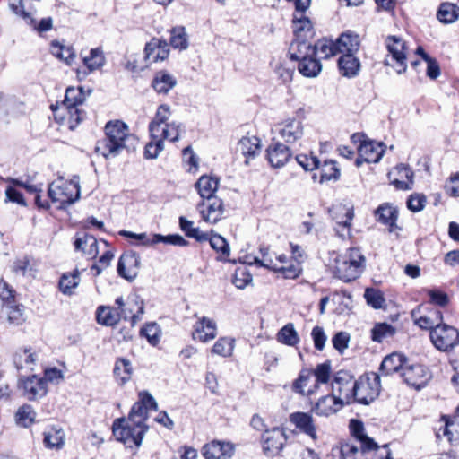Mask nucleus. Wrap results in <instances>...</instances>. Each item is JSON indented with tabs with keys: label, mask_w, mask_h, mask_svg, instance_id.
Returning <instances> with one entry per match:
<instances>
[{
	"label": "nucleus",
	"mask_w": 459,
	"mask_h": 459,
	"mask_svg": "<svg viewBox=\"0 0 459 459\" xmlns=\"http://www.w3.org/2000/svg\"><path fill=\"white\" fill-rule=\"evenodd\" d=\"M377 221L387 226L390 233L396 230H402L397 225L399 212L398 209L389 203L380 204L374 212Z\"/></svg>",
	"instance_id": "nucleus-17"
},
{
	"label": "nucleus",
	"mask_w": 459,
	"mask_h": 459,
	"mask_svg": "<svg viewBox=\"0 0 459 459\" xmlns=\"http://www.w3.org/2000/svg\"><path fill=\"white\" fill-rule=\"evenodd\" d=\"M235 340L228 337L219 338L212 348V352L221 357H230L232 355Z\"/></svg>",
	"instance_id": "nucleus-52"
},
{
	"label": "nucleus",
	"mask_w": 459,
	"mask_h": 459,
	"mask_svg": "<svg viewBox=\"0 0 459 459\" xmlns=\"http://www.w3.org/2000/svg\"><path fill=\"white\" fill-rule=\"evenodd\" d=\"M345 217V221L338 222L337 226L334 229L337 236H339L342 239H345L347 237L351 236V221L354 218L353 208H350L347 210Z\"/></svg>",
	"instance_id": "nucleus-61"
},
{
	"label": "nucleus",
	"mask_w": 459,
	"mask_h": 459,
	"mask_svg": "<svg viewBox=\"0 0 459 459\" xmlns=\"http://www.w3.org/2000/svg\"><path fill=\"white\" fill-rule=\"evenodd\" d=\"M253 281L252 274L246 267L237 268L233 278L232 283L240 290L245 289Z\"/></svg>",
	"instance_id": "nucleus-60"
},
{
	"label": "nucleus",
	"mask_w": 459,
	"mask_h": 459,
	"mask_svg": "<svg viewBox=\"0 0 459 459\" xmlns=\"http://www.w3.org/2000/svg\"><path fill=\"white\" fill-rule=\"evenodd\" d=\"M426 292L429 298V300L428 302H423L422 304H429V307L437 305L441 307H446L448 305L449 297L445 291L434 288L426 290Z\"/></svg>",
	"instance_id": "nucleus-55"
},
{
	"label": "nucleus",
	"mask_w": 459,
	"mask_h": 459,
	"mask_svg": "<svg viewBox=\"0 0 459 459\" xmlns=\"http://www.w3.org/2000/svg\"><path fill=\"white\" fill-rule=\"evenodd\" d=\"M180 230L185 233L186 237L194 238L197 242H204L207 240L205 232H202L199 228L194 227V222L187 220L184 216L178 219Z\"/></svg>",
	"instance_id": "nucleus-43"
},
{
	"label": "nucleus",
	"mask_w": 459,
	"mask_h": 459,
	"mask_svg": "<svg viewBox=\"0 0 459 459\" xmlns=\"http://www.w3.org/2000/svg\"><path fill=\"white\" fill-rule=\"evenodd\" d=\"M141 257L134 252H125L119 258L117 264L118 274L128 280H134L140 272Z\"/></svg>",
	"instance_id": "nucleus-16"
},
{
	"label": "nucleus",
	"mask_w": 459,
	"mask_h": 459,
	"mask_svg": "<svg viewBox=\"0 0 459 459\" xmlns=\"http://www.w3.org/2000/svg\"><path fill=\"white\" fill-rule=\"evenodd\" d=\"M306 11H297L292 15L294 39L299 40L312 39L316 34L311 20L305 15Z\"/></svg>",
	"instance_id": "nucleus-15"
},
{
	"label": "nucleus",
	"mask_w": 459,
	"mask_h": 459,
	"mask_svg": "<svg viewBox=\"0 0 459 459\" xmlns=\"http://www.w3.org/2000/svg\"><path fill=\"white\" fill-rule=\"evenodd\" d=\"M112 431L116 439L128 448H138L143 438V393L139 392L138 401L132 406L127 418L114 420Z\"/></svg>",
	"instance_id": "nucleus-1"
},
{
	"label": "nucleus",
	"mask_w": 459,
	"mask_h": 459,
	"mask_svg": "<svg viewBox=\"0 0 459 459\" xmlns=\"http://www.w3.org/2000/svg\"><path fill=\"white\" fill-rule=\"evenodd\" d=\"M426 203L427 198L424 194L414 193L408 197L406 204L410 211L419 212L424 209Z\"/></svg>",
	"instance_id": "nucleus-64"
},
{
	"label": "nucleus",
	"mask_w": 459,
	"mask_h": 459,
	"mask_svg": "<svg viewBox=\"0 0 459 459\" xmlns=\"http://www.w3.org/2000/svg\"><path fill=\"white\" fill-rule=\"evenodd\" d=\"M218 186L219 178L207 175L200 177L195 185L203 200L215 196L214 193L216 192Z\"/></svg>",
	"instance_id": "nucleus-34"
},
{
	"label": "nucleus",
	"mask_w": 459,
	"mask_h": 459,
	"mask_svg": "<svg viewBox=\"0 0 459 459\" xmlns=\"http://www.w3.org/2000/svg\"><path fill=\"white\" fill-rule=\"evenodd\" d=\"M273 272L280 273L284 279L295 280L298 279L303 272L302 266L299 264H291L288 266H275Z\"/></svg>",
	"instance_id": "nucleus-58"
},
{
	"label": "nucleus",
	"mask_w": 459,
	"mask_h": 459,
	"mask_svg": "<svg viewBox=\"0 0 459 459\" xmlns=\"http://www.w3.org/2000/svg\"><path fill=\"white\" fill-rule=\"evenodd\" d=\"M234 454V446L230 442L213 440L203 447L205 459H226Z\"/></svg>",
	"instance_id": "nucleus-20"
},
{
	"label": "nucleus",
	"mask_w": 459,
	"mask_h": 459,
	"mask_svg": "<svg viewBox=\"0 0 459 459\" xmlns=\"http://www.w3.org/2000/svg\"><path fill=\"white\" fill-rule=\"evenodd\" d=\"M386 48L391 55V58L396 64V72L401 74L406 71L407 49L406 43L397 36L390 35L386 38Z\"/></svg>",
	"instance_id": "nucleus-14"
},
{
	"label": "nucleus",
	"mask_w": 459,
	"mask_h": 459,
	"mask_svg": "<svg viewBox=\"0 0 459 459\" xmlns=\"http://www.w3.org/2000/svg\"><path fill=\"white\" fill-rule=\"evenodd\" d=\"M123 318L121 310L109 306H100L97 308L96 320L100 325L106 326L116 325Z\"/></svg>",
	"instance_id": "nucleus-31"
},
{
	"label": "nucleus",
	"mask_w": 459,
	"mask_h": 459,
	"mask_svg": "<svg viewBox=\"0 0 459 459\" xmlns=\"http://www.w3.org/2000/svg\"><path fill=\"white\" fill-rule=\"evenodd\" d=\"M401 377L409 386L420 390L432 378V373L427 366L420 363L411 364L409 361L401 372Z\"/></svg>",
	"instance_id": "nucleus-9"
},
{
	"label": "nucleus",
	"mask_w": 459,
	"mask_h": 459,
	"mask_svg": "<svg viewBox=\"0 0 459 459\" xmlns=\"http://www.w3.org/2000/svg\"><path fill=\"white\" fill-rule=\"evenodd\" d=\"M357 383L354 376L348 370L337 371L332 381V394L341 400L344 405L352 403L353 387Z\"/></svg>",
	"instance_id": "nucleus-8"
},
{
	"label": "nucleus",
	"mask_w": 459,
	"mask_h": 459,
	"mask_svg": "<svg viewBox=\"0 0 459 459\" xmlns=\"http://www.w3.org/2000/svg\"><path fill=\"white\" fill-rule=\"evenodd\" d=\"M266 152L268 161L273 168H281L292 155L290 148L281 143H271Z\"/></svg>",
	"instance_id": "nucleus-22"
},
{
	"label": "nucleus",
	"mask_w": 459,
	"mask_h": 459,
	"mask_svg": "<svg viewBox=\"0 0 459 459\" xmlns=\"http://www.w3.org/2000/svg\"><path fill=\"white\" fill-rule=\"evenodd\" d=\"M150 243H164L177 247H186L189 244V242L179 234H169L166 236L161 234H154Z\"/></svg>",
	"instance_id": "nucleus-51"
},
{
	"label": "nucleus",
	"mask_w": 459,
	"mask_h": 459,
	"mask_svg": "<svg viewBox=\"0 0 459 459\" xmlns=\"http://www.w3.org/2000/svg\"><path fill=\"white\" fill-rule=\"evenodd\" d=\"M276 339L280 343L295 346L299 342V337L292 323H288L277 333Z\"/></svg>",
	"instance_id": "nucleus-45"
},
{
	"label": "nucleus",
	"mask_w": 459,
	"mask_h": 459,
	"mask_svg": "<svg viewBox=\"0 0 459 459\" xmlns=\"http://www.w3.org/2000/svg\"><path fill=\"white\" fill-rule=\"evenodd\" d=\"M217 335L216 323L206 316H203L196 322L195 331L192 333L194 340H199L202 342H209Z\"/></svg>",
	"instance_id": "nucleus-25"
},
{
	"label": "nucleus",
	"mask_w": 459,
	"mask_h": 459,
	"mask_svg": "<svg viewBox=\"0 0 459 459\" xmlns=\"http://www.w3.org/2000/svg\"><path fill=\"white\" fill-rule=\"evenodd\" d=\"M437 18L444 24L455 22L459 18V6L452 3H442L437 12Z\"/></svg>",
	"instance_id": "nucleus-39"
},
{
	"label": "nucleus",
	"mask_w": 459,
	"mask_h": 459,
	"mask_svg": "<svg viewBox=\"0 0 459 459\" xmlns=\"http://www.w3.org/2000/svg\"><path fill=\"white\" fill-rule=\"evenodd\" d=\"M321 175L319 182L322 184L326 181H337L340 179L341 171L337 167V162L333 160H326L320 164Z\"/></svg>",
	"instance_id": "nucleus-46"
},
{
	"label": "nucleus",
	"mask_w": 459,
	"mask_h": 459,
	"mask_svg": "<svg viewBox=\"0 0 459 459\" xmlns=\"http://www.w3.org/2000/svg\"><path fill=\"white\" fill-rule=\"evenodd\" d=\"M17 388L22 395L29 401L42 398L48 392L46 380L37 375L19 377Z\"/></svg>",
	"instance_id": "nucleus-10"
},
{
	"label": "nucleus",
	"mask_w": 459,
	"mask_h": 459,
	"mask_svg": "<svg viewBox=\"0 0 459 459\" xmlns=\"http://www.w3.org/2000/svg\"><path fill=\"white\" fill-rule=\"evenodd\" d=\"M80 178L74 176L71 180H64L59 178L48 186V196L54 203L60 204L59 208L65 209L80 198Z\"/></svg>",
	"instance_id": "nucleus-4"
},
{
	"label": "nucleus",
	"mask_w": 459,
	"mask_h": 459,
	"mask_svg": "<svg viewBox=\"0 0 459 459\" xmlns=\"http://www.w3.org/2000/svg\"><path fill=\"white\" fill-rule=\"evenodd\" d=\"M380 376L375 372H368L357 378L353 387L352 403L369 405L380 394Z\"/></svg>",
	"instance_id": "nucleus-5"
},
{
	"label": "nucleus",
	"mask_w": 459,
	"mask_h": 459,
	"mask_svg": "<svg viewBox=\"0 0 459 459\" xmlns=\"http://www.w3.org/2000/svg\"><path fill=\"white\" fill-rule=\"evenodd\" d=\"M289 56L290 60L300 62L315 56V49L308 40L293 39L289 48Z\"/></svg>",
	"instance_id": "nucleus-29"
},
{
	"label": "nucleus",
	"mask_w": 459,
	"mask_h": 459,
	"mask_svg": "<svg viewBox=\"0 0 459 459\" xmlns=\"http://www.w3.org/2000/svg\"><path fill=\"white\" fill-rule=\"evenodd\" d=\"M44 445L51 449H61L65 444V434L62 429L51 428L44 432Z\"/></svg>",
	"instance_id": "nucleus-44"
},
{
	"label": "nucleus",
	"mask_w": 459,
	"mask_h": 459,
	"mask_svg": "<svg viewBox=\"0 0 459 459\" xmlns=\"http://www.w3.org/2000/svg\"><path fill=\"white\" fill-rule=\"evenodd\" d=\"M170 45L174 48L186 49L188 47L187 35L184 27H176L171 30Z\"/></svg>",
	"instance_id": "nucleus-57"
},
{
	"label": "nucleus",
	"mask_w": 459,
	"mask_h": 459,
	"mask_svg": "<svg viewBox=\"0 0 459 459\" xmlns=\"http://www.w3.org/2000/svg\"><path fill=\"white\" fill-rule=\"evenodd\" d=\"M169 48L166 40L153 38L145 43V60L163 61L169 56Z\"/></svg>",
	"instance_id": "nucleus-26"
},
{
	"label": "nucleus",
	"mask_w": 459,
	"mask_h": 459,
	"mask_svg": "<svg viewBox=\"0 0 459 459\" xmlns=\"http://www.w3.org/2000/svg\"><path fill=\"white\" fill-rule=\"evenodd\" d=\"M118 309L123 314V318L126 320L130 318L131 325L134 326L141 319V315L143 313V299L141 295L131 294L125 301L122 297H119L115 301Z\"/></svg>",
	"instance_id": "nucleus-11"
},
{
	"label": "nucleus",
	"mask_w": 459,
	"mask_h": 459,
	"mask_svg": "<svg viewBox=\"0 0 459 459\" xmlns=\"http://www.w3.org/2000/svg\"><path fill=\"white\" fill-rule=\"evenodd\" d=\"M105 129L106 138L98 143L96 152L106 159L117 156L123 149H135L138 139L128 134V128L125 123L121 121L108 122Z\"/></svg>",
	"instance_id": "nucleus-2"
},
{
	"label": "nucleus",
	"mask_w": 459,
	"mask_h": 459,
	"mask_svg": "<svg viewBox=\"0 0 459 459\" xmlns=\"http://www.w3.org/2000/svg\"><path fill=\"white\" fill-rule=\"evenodd\" d=\"M395 328L388 323H377L371 329V339L376 342H382L386 337L395 334Z\"/></svg>",
	"instance_id": "nucleus-49"
},
{
	"label": "nucleus",
	"mask_w": 459,
	"mask_h": 459,
	"mask_svg": "<svg viewBox=\"0 0 459 459\" xmlns=\"http://www.w3.org/2000/svg\"><path fill=\"white\" fill-rule=\"evenodd\" d=\"M114 376L119 385L128 382L132 377V366L129 360L118 359L114 368Z\"/></svg>",
	"instance_id": "nucleus-47"
},
{
	"label": "nucleus",
	"mask_w": 459,
	"mask_h": 459,
	"mask_svg": "<svg viewBox=\"0 0 459 459\" xmlns=\"http://www.w3.org/2000/svg\"><path fill=\"white\" fill-rule=\"evenodd\" d=\"M339 48H342L340 53L342 54H356L360 46L359 36L351 30L342 32L336 39Z\"/></svg>",
	"instance_id": "nucleus-33"
},
{
	"label": "nucleus",
	"mask_w": 459,
	"mask_h": 459,
	"mask_svg": "<svg viewBox=\"0 0 459 459\" xmlns=\"http://www.w3.org/2000/svg\"><path fill=\"white\" fill-rule=\"evenodd\" d=\"M74 247L77 251H82L90 257H96L98 249V241L92 235L87 233L77 234L74 240Z\"/></svg>",
	"instance_id": "nucleus-30"
},
{
	"label": "nucleus",
	"mask_w": 459,
	"mask_h": 459,
	"mask_svg": "<svg viewBox=\"0 0 459 459\" xmlns=\"http://www.w3.org/2000/svg\"><path fill=\"white\" fill-rule=\"evenodd\" d=\"M313 48L315 49V56L319 53L320 57L323 59L330 58L342 51V48L338 47L337 40L333 41L326 38L318 39L316 43L313 45Z\"/></svg>",
	"instance_id": "nucleus-38"
},
{
	"label": "nucleus",
	"mask_w": 459,
	"mask_h": 459,
	"mask_svg": "<svg viewBox=\"0 0 459 459\" xmlns=\"http://www.w3.org/2000/svg\"><path fill=\"white\" fill-rule=\"evenodd\" d=\"M340 74L346 78H354L359 75L361 63L355 54H342L337 62Z\"/></svg>",
	"instance_id": "nucleus-28"
},
{
	"label": "nucleus",
	"mask_w": 459,
	"mask_h": 459,
	"mask_svg": "<svg viewBox=\"0 0 459 459\" xmlns=\"http://www.w3.org/2000/svg\"><path fill=\"white\" fill-rule=\"evenodd\" d=\"M238 149L245 156V163L247 165L249 160L254 159L260 152V139L256 136H244L238 142Z\"/></svg>",
	"instance_id": "nucleus-35"
},
{
	"label": "nucleus",
	"mask_w": 459,
	"mask_h": 459,
	"mask_svg": "<svg viewBox=\"0 0 459 459\" xmlns=\"http://www.w3.org/2000/svg\"><path fill=\"white\" fill-rule=\"evenodd\" d=\"M86 99L82 88L69 87L65 91L63 101V108L66 111V120L70 129H74L83 119L84 112L78 107L82 105Z\"/></svg>",
	"instance_id": "nucleus-6"
},
{
	"label": "nucleus",
	"mask_w": 459,
	"mask_h": 459,
	"mask_svg": "<svg viewBox=\"0 0 459 459\" xmlns=\"http://www.w3.org/2000/svg\"><path fill=\"white\" fill-rule=\"evenodd\" d=\"M408 362V358L403 354L393 352L384 358L380 364L379 371L383 376H389L394 373L401 375Z\"/></svg>",
	"instance_id": "nucleus-21"
},
{
	"label": "nucleus",
	"mask_w": 459,
	"mask_h": 459,
	"mask_svg": "<svg viewBox=\"0 0 459 459\" xmlns=\"http://www.w3.org/2000/svg\"><path fill=\"white\" fill-rule=\"evenodd\" d=\"M177 83L176 79L167 71L161 70L155 74L152 87L157 93L167 94Z\"/></svg>",
	"instance_id": "nucleus-37"
},
{
	"label": "nucleus",
	"mask_w": 459,
	"mask_h": 459,
	"mask_svg": "<svg viewBox=\"0 0 459 459\" xmlns=\"http://www.w3.org/2000/svg\"><path fill=\"white\" fill-rule=\"evenodd\" d=\"M205 233L207 236L206 241H208L211 247L219 254L217 260L221 262H231L236 264L235 260L231 261L229 259L230 255V248L226 238H224L220 234L215 233L212 230L210 232Z\"/></svg>",
	"instance_id": "nucleus-27"
},
{
	"label": "nucleus",
	"mask_w": 459,
	"mask_h": 459,
	"mask_svg": "<svg viewBox=\"0 0 459 459\" xmlns=\"http://www.w3.org/2000/svg\"><path fill=\"white\" fill-rule=\"evenodd\" d=\"M401 178H405L407 181L394 179L391 183L399 190H410L412 187L414 173L411 169L403 163H400L395 167Z\"/></svg>",
	"instance_id": "nucleus-42"
},
{
	"label": "nucleus",
	"mask_w": 459,
	"mask_h": 459,
	"mask_svg": "<svg viewBox=\"0 0 459 459\" xmlns=\"http://www.w3.org/2000/svg\"><path fill=\"white\" fill-rule=\"evenodd\" d=\"M161 335V328L157 323H145V339L152 346L156 347L159 345Z\"/></svg>",
	"instance_id": "nucleus-59"
},
{
	"label": "nucleus",
	"mask_w": 459,
	"mask_h": 459,
	"mask_svg": "<svg viewBox=\"0 0 459 459\" xmlns=\"http://www.w3.org/2000/svg\"><path fill=\"white\" fill-rule=\"evenodd\" d=\"M364 298L368 305L375 309L382 308L385 303L382 291L377 289L367 288L365 290Z\"/></svg>",
	"instance_id": "nucleus-54"
},
{
	"label": "nucleus",
	"mask_w": 459,
	"mask_h": 459,
	"mask_svg": "<svg viewBox=\"0 0 459 459\" xmlns=\"http://www.w3.org/2000/svg\"><path fill=\"white\" fill-rule=\"evenodd\" d=\"M289 420L302 434L311 437L313 440L317 439L316 427L312 415L309 412L296 411L289 416Z\"/></svg>",
	"instance_id": "nucleus-18"
},
{
	"label": "nucleus",
	"mask_w": 459,
	"mask_h": 459,
	"mask_svg": "<svg viewBox=\"0 0 459 459\" xmlns=\"http://www.w3.org/2000/svg\"><path fill=\"white\" fill-rule=\"evenodd\" d=\"M202 218L206 222L215 224L222 219L224 213L223 201L217 196L202 200L197 204Z\"/></svg>",
	"instance_id": "nucleus-13"
},
{
	"label": "nucleus",
	"mask_w": 459,
	"mask_h": 459,
	"mask_svg": "<svg viewBox=\"0 0 459 459\" xmlns=\"http://www.w3.org/2000/svg\"><path fill=\"white\" fill-rule=\"evenodd\" d=\"M84 66L89 72L100 69L106 62L104 53L100 48H91L89 55L82 57Z\"/></svg>",
	"instance_id": "nucleus-40"
},
{
	"label": "nucleus",
	"mask_w": 459,
	"mask_h": 459,
	"mask_svg": "<svg viewBox=\"0 0 459 459\" xmlns=\"http://www.w3.org/2000/svg\"><path fill=\"white\" fill-rule=\"evenodd\" d=\"M385 145L370 140H363L358 148L360 156L365 157L366 163H377L383 157Z\"/></svg>",
	"instance_id": "nucleus-24"
},
{
	"label": "nucleus",
	"mask_w": 459,
	"mask_h": 459,
	"mask_svg": "<svg viewBox=\"0 0 459 459\" xmlns=\"http://www.w3.org/2000/svg\"><path fill=\"white\" fill-rule=\"evenodd\" d=\"M263 450L266 455H277L284 447L287 436L283 429L275 427L262 435Z\"/></svg>",
	"instance_id": "nucleus-12"
},
{
	"label": "nucleus",
	"mask_w": 459,
	"mask_h": 459,
	"mask_svg": "<svg viewBox=\"0 0 459 459\" xmlns=\"http://www.w3.org/2000/svg\"><path fill=\"white\" fill-rule=\"evenodd\" d=\"M39 360L31 348H20L13 355V364L18 371H33Z\"/></svg>",
	"instance_id": "nucleus-19"
},
{
	"label": "nucleus",
	"mask_w": 459,
	"mask_h": 459,
	"mask_svg": "<svg viewBox=\"0 0 459 459\" xmlns=\"http://www.w3.org/2000/svg\"><path fill=\"white\" fill-rule=\"evenodd\" d=\"M366 268V257L358 247H351L335 258L333 275L344 282L360 277Z\"/></svg>",
	"instance_id": "nucleus-3"
},
{
	"label": "nucleus",
	"mask_w": 459,
	"mask_h": 459,
	"mask_svg": "<svg viewBox=\"0 0 459 459\" xmlns=\"http://www.w3.org/2000/svg\"><path fill=\"white\" fill-rule=\"evenodd\" d=\"M80 282V273L74 270L72 273H64L59 280V290L65 295H72Z\"/></svg>",
	"instance_id": "nucleus-48"
},
{
	"label": "nucleus",
	"mask_w": 459,
	"mask_h": 459,
	"mask_svg": "<svg viewBox=\"0 0 459 459\" xmlns=\"http://www.w3.org/2000/svg\"><path fill=\"white\" fill-rule=\"evenodd\" d=\"M299 72L305 77H316L322 71V64L316 56L304 59L298 63Z\"/></svg>",
	"instance_id": "nucleus-41"
},
{
	"label": "nucleus",
	"mask_w": 459,
	"mask_h": 459,
	"mask_svg": "<svg viewBox=\"0 0 459 459\" xmlns=\"http://www.w3.org/2000/svg\"><path fill=\"white\" fill-rule=\"evenodd\" d=\"M295 159L305 171H313L320 168V160L312 154H298Z\"/></svg>",
	"instance_id": "nucleus-62"
},
{
	"label": "nucleus",
	"mask_w": 459,
	"mask_h": 459,
	"mask_svg": "<svg viewBox=\"0 0 459 459\" xmlns=\"http://www.w3.org/2000/svg\"><path fill=\"white\" fill-rule=\"evenodd\" d=\"M280 134L286 143H295L303 135V126L301 121L296 118H289L285 120L283 127L280 130Z\"/></svg>",
	"instance_id": "nucleus-32"
},
{
	"label": "nucleus",
	"mask_w": 459,
	"mask_h": 459,
	"mask_svg": "<svg viewBox=\"0 0 459 459\" xmlns=\"http://www.w3.org/2000/svg\"><path fill=\"white\" fill-rule=\"evenodd\" d=\"M343 406V403L332 394L319 398L312 407V411L316 415L327 417L337 412Z\"/></svg>",
	"instance_id": "nucleus-23"
},
{
	"label": "nucleus",
	"mask_w": 459,
	"mask_h": 459,
	"mask_svg": "<svg viewBox=\"0 0 459 459\" xmlns=\"http://www.w3.org/2000/svg\"><path fill=\"white\" fill-rule=\"evenodd\" d=\"M35 411L30 405L25 404L20 407L15 414L17 424L22 427H29L35 418Z\"/></svg>",
	"instance_id": "nucleus-56"
},
{
	"label": "nucleus",
	"mask_w": 459,
	"mask_h": 459,
	"mask_svg": "<svg viewBox=\"0 0 459 459\" xmlns=\"http://www.w3.org/2000/svg\"><path fill=\"white\" fill-rule=\"evenodd\" d=\"M314 376L316 377L315 387H317V384H326L330 379L331 375V363L329 360L318 364L313 371Z\"/></svg>",
	"instance_id": "nucleus-63"
},
{
	"label": "nucleus",
	"mask_w": 459,
	"mask_h": 459,
	"mask_svg": "<svg viewBox=\"0 0 459 459\" xmlns=\"http://www.w3.org/2000/svg\"><path fill=\"white\" fill-rule=\"evenodd\" d=\"M429 339L437 351L449 353L459 344V332L455 327L443 323L430 332Z\"/></svg>",
	"instance_id": "nucleus-7"
},
{
	"label": "nucleus",
	"mask_w": 459,
	"mask_h": 459,
	"mask_svg": "<svg viewBox=\"0 0 459 459\" xmlns=\"http://www.w3.org/2000/svg\"><path fill=\"white\" fill-rule=\"evenodd\" d=\"M4 313L6 315V322L10 325H20L25 321L22 306H13L10 303L5 305Z\"/></svg>",
	"instance_id": "nucleus-50"
},
{
	"label": "nucleus",
	"mask_w": 459,
	"mask_h": 459,
	"mask_svg": "<svg viewBox=\"0 0 459 459\" xmlns=\"http://www.w3.org/2000/svg\"><path fill=\"white\" fill-rule=\"evenodd\" d=\"M51 53L56 57L64 60L67 65H71L75 58V52L73 48L63 46L58 42H52Z\"/></svg>",
	"instance_id": "nucleus-53"
},
{
	"label": "nucleus",
	"mask_w": 459,
	"mask_h": 459,
	"mask_svg": "<svg viewBox=\"0 0 459 459\" xmlns=\"http://www.w3.org/2000/svg\"><path fill=\"white\" fill-rule=\"evenodd\" d=\"M429 308V304H420L411 310V316L414 322V325L422 330H429L430 333L434 328H436L437 324L435 323L433 319L423 315V313H425Z\"/></svg>",
	"instance_id": "nucleus-36"
}]
</instances>
